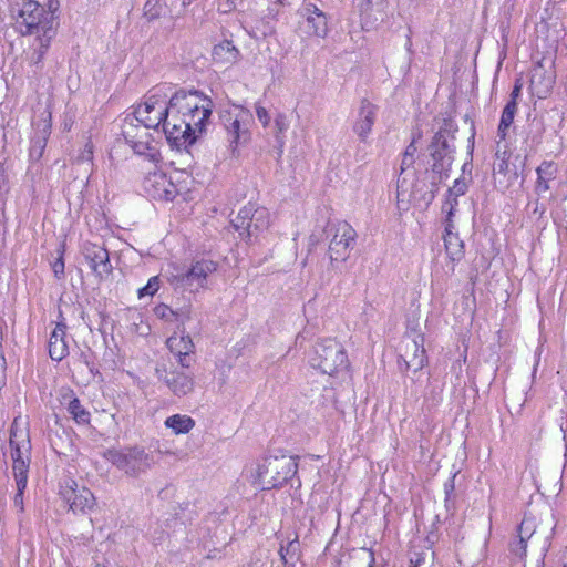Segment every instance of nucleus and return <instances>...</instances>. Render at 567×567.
Returning a JSON list of instances; mask_svg holds the SVG:
<instances>
[{"instance_id":"5701e85b","label":"nucleus","mask_w":567,"mask_h":567,"mask_svg":"<svg viewBox=\"0 0 567 567\" xmlns=\"http://www.w3.org/2000/svg\"><path fill=\"white\" fill-rule=\"evenodd\" d=\"M212 58L216 64L233 65L240 58V51L229 40L216 43L212 50Z\"/></svg>"},{"instance_id":"412c9836","label":"nucleus","mask_w":567,"mask_h":567,"mask_svg":"<svg viewBox=\"0 0 567 567\" xmlns=\"http://www.w3.org/2000/svg\"><path fill=\"white\" fill-rule=\"evenodd\" d=\"M375 106L371 102L367 100L361 102L359 116L353 126L355 134L361 141H365L372 131V126L375 121Z\"/></svg>"},{"instance_id":"20e7f679","label":"nucleus","mask_w":567,"mask_h":567,"mask_svg":"<svg viewBox=\"0 0 567 567\" xmlns=\"http://www.w3.org/2000/svg\"><path fill=\"white\" fill-rule=\"evenodd\" d=\"M298 463L292 456L266 457L251 464L247 475L251 484L260 489L277 488L297 474Z\"/></svg>"},{"instance_id":"7ed1b4c3","label":"nucleus","mask_w":567,"mask_h":567,"mask_svg":"<svg viewBox=\"0 0 567 567\" xmlns=\"http://www.w3.org/2000/svg\"><path fill=\"white\" fill-rule=\"evenodd\" d=\"M16 27L22 35H35L42 52L55 35L54 14L39 2L24 0L14 18Z\"/></svg>"},{"instance_id":"c756f323","label":"nucleus","mask_w":567,"mask_h":567,"mask_svg":"<svg viewBox=\"0 0 567 567\" xmlns=\"http://www.w3.org/2000/svg\"><path fill=\"white\" fill-rule=\"evenodd\" d=\"M353 567L360 565V567H373L374 555L370 549L359 548L353 550L351 555Z\"/></svg>"},{"instance_id":"f8f14e48","label":"nucleus","mask_w":567,"mask_h":567,"mask_svg":"<svg viewBox=\"0 0 567 567\" xmlns=\"http://www.w3.org/2000/svg\"><path fill=\"white\" fill-rule=\"evenodd\" d=\"M249 114L244 110H240L235 116L229 115L225 122V130L227 133V141L231 154H236L241 145H245L250 140V131L247 125Z\"/></svg>"},{"instance_id":"cd10ccee","label":"nucleus","mask_w":567,"mask_h":567,"mask_svg":"<svg viewBox=\"0 0 567 567\" xmlns=\"http://www.w3.org/2000/svg\"><path fill=\"white\" fill-rule=\"evenodd\" d=\"M410 183L406 177H399L396 184V206L401 212H406L410 207L411 202V189Z\"/></svg>"},{"instance_id":"f3484780","label":"nucleus","mask_w":567,"mask_h":567,"mask_svg":"<svg viewBox=\"0 0 567 567\" xmlns=\"http://www.w3.org/2000/svg\"><path fill=\"white\" fill-rule=\"evenodd\" d=\"M169 352L174 355L181 368H189L193 363L192 354L195 351V344L189 334L175 332L166 340Z\"/></svg>"},{"instance_id":"bb28decb","label":"nucleus","mask_w":567,"mask_h":567,"mask_svg":"<svg viewBox=\"0 0 567 567\" xmlns=\"http://www.w3.org/2000/svg\"><path fill=\"white\" fill-rule=\"evenodd\" d=\"M516 112H517V102L508 101L502 112L499 125L497 128V135L501 140H505V137L507 135V131L511 127V125L513 124Z\"/></svg>"},{"instance_id":"6ab92c4d","label":"nucleus","mask_w":567,"mask_h":567,"mask_svg":"<svg viewBox=\"0 0 567 567\" xmlns=\"http://www.w3.org/2000/svg\"><path fill=\"white\" fill-rule=\"evenodd\" d=\"M454 205L451 202L444 203L442 206V210L446 213V220H445V236H444V243H445V250L449 256V258L455 262L460 261L464 256V244L458 238L457 234H455L454 230V224L452 221V216L454 213Z\"/></svg>"},{"instance_id":"6e6552de","label":"nucleus","mask_w":567,"mask_h":567,"mask_svg":"<svg viewBox=\"0 0 567 567\" xmlns=\"http://www.w3.org/2000/svg\"><path fill=\"white\" fill-rule=\"evenodd\" d=\"M104 457L118 470L124 471L127 475L133 477L146 472L153 464L151 455L138 447L107 450L104 453Z\"/></svg>"},{"instance_id":"37998d69","label":"nucleus","mask_w":567,"mask_h":567,"mask_svg":"<svg viewBox=\"0 0 567 567\" xmlns=\"http://www.w3.org/2000/svg\"><path fill=\"white\" fill-rule=\"evenodd\" d=\"M224 557V551L220 548H214L208 551L206 555L207 559H221Z\"/></svg>"},{"instance_id":"0eeeda50","label":"nucleus","mask_w":567,"mask_h":567,"mask_svg":"<svg viewBox=\"0 0 567 567\" xmlns=\"http://www.w3.org/2000/svg\"><path fill=\"white\" fill-rule=\"evenodd\" d=\"M151 128L143 124L140 125L135 118L127 115L123 123L122 133L126 143L136 154L143 155L151 162L156 163L159 161L161 155L157 143L150 133Z\"/></svg>"},{"instance_id":"ea45409f","label":"nucleus","mask_w":567,"mask_h":567,"mask_svg":"<svg viewBox=\"0 0 567 567\" xmlns=\"http://www.w3.org/2000/svg\"><path fill=\"white\" fill-rule=\"evenodd\" d=\"M256 115L264 127L269 125L270 115H269L268 111L266 110V107H264L261 105H256Z\"/></svg>"},{"instance_id":"f03ea898","label":"nucleus","mask_w":567,"mask_h":567,"mask_svg":"<svg viewBox=\"0 0 567 567\" xmlns=\"http://www.w3.org/2000/svg\"><path fill=\"white\" fill-rule=\"evenodd\" d=\"M10 447L12 471L17 486V493L13 497V507L18 513H22L24 509L23 493L28 483L31 443L27 423L21 417H16L12 422L10 430Z\"/></svg>"},{"instance_id":"a18cd8bd","label":"nucleus","mask_w":567,"mask_h":567,"mask_svg":"<svg viewBox=\"0 0 567 567\" xmlns=\"http://www.w3.org/2000/svg\"><path fill=\"white\" fill-rule=\"evenodd\" d=\"M561 567H567V547L565 548L561 555Z\"/></svg>"},{"instance_id":"a211bd4d","label":"nucleus","mask_w":567,"mask_h":567,"mask_svg":"<svg viewBox=\"0 0 567 567\" xmlns=\"http://www.w3.org/2000/svg\"><path fill=\"white\" fill-rule=\"evenodd\" d=\"M269 224L270 216L265 208L256 209L251 215V208L244 207L234 220V226L237 229L247 230L249 236L254 235L255 231L268 228Z\"/></svg>"},{"instance_id":"ddd939ff","label":"nucleus","mask_w":567,"mask_h":567,"mask_svg":"<svg viewBox=\"0 0 567 567\" xmlns=\"http://www.w3.org/2000/svg\"><path fill=\"white\" fill-rule=\"evenodd\" d=\"M217 270V264L213 260L202 259L181 276V284L190 291H197L208 286L209 276Z\"/></svg>"},{"instance_id":"2eb2a0df","label":"nucleus","mask_w":567,"mask_h":567,"mask_svg":"<svg viewBox=\"0 0 567 567\" xmlns=\"http://www.w3.org/2000/svg\"><path fill=\"white\" fill-rule=\"evenodd\" d=\"M401 358L403 359L406 369L414 372L421 370L426 362L423 336H406L403 340V352Z\"/></svg>"},{"instance_id":"393cba45","label":"nucleus","mask_w":567,"mask_h":567,"mask_svg":"<svg viewBox=\"0 0 567 567\" xmlns=\"http://www.w3.org/2000/svg\"><path fill=\"white\" fill-rule=\"evenodd\" d=\"M164 425L175 435H179L189 433L195 426V421L186 414H174L165 420Z\"/></svg>"},{"instance_id":"49530a36","label":"nucleus","mask_w":567,"mask_h":567,"mask_svg":"<svg viewBox=\"0 0 567 567\" xmlns=\"http://www.w3.org/2000/svg\"><path fill=\"white\" fill-rule=\"evenodd\" d=\"M49 128H50V125H49V124H45L44 132H45V133H48V132H49Z\"/></svg>"},{"instance_id":"79ce46f5","label":"nucleus","mask_w":567,"mask_h":567,"mask_svg":"<svg viewBox=\"0 0 567 567\" xmlns=\"http://www.w3.org/2000/svg\"><path fill=\"white\" fill-rule=\"evenodd\" d=\"M52 270L55 275V277H60L61 275H63L64 272V261L62 258H58L53 265H52Z\"/></svg>"},{"instance_id":"9b49d317","label":"nucleus","mask_w":567,"mask_h":567,"mask_svg":"<svg viewBox=\"0 0 567 567\" xmlns=\"http://www.w3.org/2000/svg\"><path fill=\"white\" fill-rule=\"evenodd\" d=\"M299 14L303 19L300 29L307 37H327L329 31L327 17L316 4L311 2L303 3Z\"/></svg>"},{"instance_id":"2f4dec72","label":"nucleus","mask_w":567,"mask_h":567,"mask_svg":"<svg viewBox=\"0 0 567 567\" xmlns=\"http://www.w3.org/2000/svg\"><path fill=\"white\" fill-rule=\"evenodd\" d=\"M159 289V278L157 276L151 277L147 284L137 290L140 299L144 297H153Z\"/></svg>"},{"instance_id":"4c0bfd02","label":"nucleus","mask_w":567,"mask_h":567,"mask_svg":"<svg viewBox=\"0 0 567 567\" xmlns=\"http://www.w3.org/2000/svg\"><path fill=\"white\" fill-rule=\"evenodd\" d=\"M275 127L277 130V134H284L289 127V121L287 115L284 113H279L275 118Z\"/></svg>"},{"instance_id":"58836bf2","label":"nucleus","mask_w":567,"mask_h":567,"mask_svg":"<svg viewBox=\"0 0 567 567\" xmlns=\"http://www.w3.org/2000/svg\"><path fill=\"white\" fill-rule=\"evenodd\" d=\"M550 80L547 81V83L544 85V87L542 89H537V83H536V74L533 75V79L530 81V86H532V90L534 91V93L538 96V97H545L546 94L549 92L550 90Z\"/></svg>"},{"instance_id":"39448f33","label":"nucleus","mask_w":567,"mask_h":567,"mask_svg":"<svg viewBox=\"0 0 567 567\" xmlns=\"http://www.w3.org/2000/svg\"><path fill=\"white\" fill-rule=\"evenodd\" d=\"M309 363L329 375L347 370L349 364L343 347L334 339L318 342L309 353Z\"/></svg>"},{"instance_id":"aec40b11","label":"nucleus","mask_w":567,"mask_h":567,"mask_svg":"<svg viewBox=\"0 0 567 567\" xmlns=\"http://www.w3.org/2000/svg\"><path fill=\"white\" fill-rule=\"evenodd\" d=\"M49 354L54 361H61L69 354V344L66 341V326L62 322L56 323L49 338Z\"/></svg>"},{"instance_id":"7c9ffc66","label":"nucleus","mask_w":567,"mask_h":567,"mask_svg":"<svg viewBox=\"0 0 567 567\" xmlns=\"http://www.w3.org/2000/svg\"><path fill=\"white\" fill-rule=\"evenodd\" d=\"M165 6V0H147L144 6V14L147 20H155L164 13Z\"/></svg>"},{"instance_id":"a878e982","label":"nucleus","mask_w":567,"mask_h":567,"mask_svg":"<svg viewBox=\"0 0 567 567\" xmlns=\"http://www.w3.org/2000/svg\"><path fill=\"white\" fill-rule=\"evenodd\" d=\"M451 146L446 133L439 131L430 145L431 155L434 159H443L450 152Z\"/></svg>"},{"instance_id":"4468645a","label":"nucleus","mask_w":567,"mask_h":567,"mask_svg":"<svg viewBox=\"0 0 567 567\" xmlns=\"http://www.w3.org/2000/svg\"><path fill=\"white\" fill-rule=\"evenodd\" d=\"M184 369L185 368H182L181 370L172 369L169 371L165 369L156 370L158 379L162 380L169 391L178 398L192 393L195 386L194 375Z\"/></svg>"},{"instance_id":"1a4fd4ad","label":"nucleus","mask_w":567,"mask_h":567,"mask_svg":"<svg viewBox=\"0 0 567 567\" xmlns=\"http://www.w3.org/2000/svg\"><path fill=\"white\" fill-rule=\"evenodd\" d=\"M355 238L357 231L347 221L337 224L328 250L332 264L344 262L350 257Z\"/></svg>"},{"instance_id":"9d476101","label":"nucleus","mask_w":567,"mask_h":567,"mask_svg":"<svg viewBox=\"0 0 567 567\" xmlns=\"http://www.w3.org/2000/svg\"><path fill=\"white\" fill-rule=\"evenodd\" d=\"M60 494L73 513H85L95 505L93 493L87 487L80 486L72 478H68L63 482Z\"/></svg>"},{"instance_id":"dca6fc26","label":"nucleus","mask_w":567,"mask_h":567,"mask_svg":"<svg viewBox=\"0 0 567 567\" xmlns=\"http://www.w3.org/2000/svg\"><path fill=\"white\" fill-rule=\"evenodd\" d=\"M143 188L150 197L158 200H172L175 196L173 183L159 171L148 173L144 178Z\"/></svg>"},{"instance_id":"473e14b6","label":"nucleus","mask_w":567,"mask_h":567,"mask_svg":"<svg viewBox=\"0 0 567 567\" xmlns=\"http://www.w3.org/2000/svg\"><path fill=\"white\" fill-rule=\"evenodd\" d=\"M537 176L545 177L547 179H555L558 173V167L554 162H543L536 169Z\"/></svg>"},{"instance_id":"f704fd0d","label":"nucleus","mask_w":567,"mask_h":567,"mask_svg":"<svg viewBox=\"0 0 567 567\" xmlns=\"http://www.w3.org/2000/svg\"><path fill=\"white\" fill-rule=\"evenodd\" d=\"M416 153V146L414 141L406 147L402 162H401V175L413 164L414 155Z\"/></svg>"},{"instance_id":"f257e3e1","label":"nucleus","mask_w":567,"mask_h":567,"mask_svg":"<svg viewBox=\"0 0 567 567\" xmlns=\"http://www.w3.org/2000/svg\"><path fill=\"white\" fill-rule=\"evenodd\" d=\"M213 111L212 100L197 91H178L171 97V110L163 131L176 147L192 145L205 131Z\"/></svg>"},{"instance_id":"a19ab883","label":"nucleus","mask_w":567,"mask_h":567,"mask_svg":"<svg viewBox=\"0 0 567 567\" xmlns=\"http://www.w3.org/2000/svg\"><path fill=\"white\" fill-rule=\"evenodd\" d=\"M549 183H550V179H547L542 176H537L536 186H535L536 193L538 195H542V194H545L546 192H548L550 188Z\"/></svg>"},{"instance_id":"c9c22d12","label":"nucleus","mask_w":567,"mask_h":567,"mask_svg":"<svg viewBox=\"0 0 567 567\" xmlns=\"http://www.w3.org/2000/svg\"><path fill=\"white\" fill-rule=\"evenodd\" d=\"M92 161H93V145L90 142H87L84 145V148L76 156L75 162L78 164L92 165Z\"/></svg>"},{"instance_id":"e433bc0d","label":"nucleus","mask_w":567,"mask_h":567,"mask_svg":"<svg viewBox=\"0 0 567 567\" xmlns=\"http://www.w3.org/2000/svg\"><path fill=\"white\" fill-rule=\"evenodd\" d=\"M155 315L166 321H173L176 313L166 305H159L154 309Z\"/></svg>"},{"instance_id":"423d86ee","label":"nucleus","mask_w":567,"mask_h":567,"mask_svg":"<svg viewBox=\"0 0 567 567\" xmlns=\"http://www.w3.org/2000/svg\"><path fill=\"white\" fill-rule=\"evenodd\" d=\"M171 110V99L161 89H155L150 92L144 102L138 104L131 117L135 118L137 123L146 127L156 130L163 124L166 115Z\"/></svg>"},{"instance_id":"72a5a7b5","label":"nucleus","mask_w":567,"mask_h":567,"mask_svg":"<svg viewBox=\"0 0 567 567\" xmlns=\"http://www.w3.org/2000/svg\"><path fill=\"white\" fill-rule=\"evenodd\" d=\"M466 192V184L464 182H461L456 179L454 182V185L449 189L447 192V198L445 203L451 202L454 205V208L457 206V197L465 194Z\"/></svg>"},{"instance_id":"b1692460","label":"nucleus","mask_w":567,"mask_h":567,"mask_svg":"<svg viewBox=\"0 0 567 567\" xmlns=\"http://www.w3.org/2000/svg\"><path fill=\"white\" fill-rule=\"evenodd\" d=\"M536 532L535 519L525 517L518 527V540L511 544V551L519 557L526 556L527 540L533 537Z\"/></svg>"},{"instance_id":"c03bdc74","label":"nucleus","mask_w":567,"mask_h":567,"mask_svg":"<svg viewBox=\"0 0 567 567\" xmlns=\"http://www.w3.org/2000/svg\"><path fill=\"white\" fill-rule=\"evenodd\" d=\"M520 92H522V85L519 83H516L512 93H511V100L509 101H514V102H517V99L518 96L520 95Z\"/></svg>"},{"instance_id":"4be33fe9","label":"nucleus","mask_w":567,"mask_h":567,"mask_svg":"<svg viewBox=\"0 0 567 567\" xmlns=\"http://www.w3.org/2000/svg\"><path fill=\"white\" fill-rule=\"evenodd\" d=\"M86 258L90 261L91 269L100 277H107L112 271L109 252L101 246L93 245L86 248Z\"/></svg>"},{"instance_id":"c85d7f7f","label":"nucleus","mask_w":567,"mask_h":567,"mask_svg":"<svg viewBox=\"0 0 567 567\" xmlns=\"http://www.w3.org/2000/svg\"><path fill=\"white\" fill-rule=\"evenodd\" d=\"M68 411L72 415V419L78 424H89L91 414L90 412L81 404L78 398H72L68 403Z\"/></svg>"}]
</instances>
